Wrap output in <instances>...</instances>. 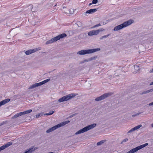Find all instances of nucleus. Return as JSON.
I'll use <instances>...</instances> for the list:
<instances>
[{
  "instance_id": "f257e3e1",
  "label": "nucleus",
  "mask_w": 153,
  "mask_h": 153,
  "mask_svg": "<svg viewBox=\"0 0 153 153\" xmlns=\"http://www.w3.org/2000/svg\"><path fill=\"white\" fill-rule=\"evenodd\" d=\"M134 21L131 19L124 22L123 23L115 27L113 30L114 31H118L123 28L133 23Z\"/></svg>"
},
{
  "instance_id": "f03ea898",
  "label": "nucleus",
  "mask_w": 153,
  "mask_h": 153,
  "mask_svg": "<svg viewBox=\"0 0 153 153\" xmlns=\"http://www.w3.org/2000/svg\"><path fill=\"white\" fill-rule=\"evenodd\" d=\"M100 48L84 50L78 52L77 54L80 55H84L86 54L92 53L100 51Z\"/></svg>"
},
{
  "instance_id": "7ed1b4c3",
  "label": "nucleus",
  "mask_w": 153,
  "mask_h": 153,
  "mask_svg": "<svg viewBox=\"0 0 153 153\" xmlns=\"http://www.w3.org/2000/svg\"><path fill=\"white\" fill-rule=\"evenodd\" d=\"M97 126V124L93 123L90 125H88L84 127V128L79 130L77 131L75 134L76 135L78 134L82 133L87 131L90 129H92L94 128Z\"/></svg>"
},
{
  "instance_id": "20e7f679",
  "label": "nucleus",
  "mask_w": 153,
  "mask_h": 153,
  "mask_svg": "<svg viewBox=\"0 0 153 153\" xmlns=\"http://www.w3.org/2000/svg\"><path fill=\"white\" fill-rule=\"evenodd\" d=\"M67 36V35L65 33H63L54 37L52 38L51 40L48 41L46 42V45L51 44L61 39H62Z\"/></svg>"
},
{
  "instance_id": "39448f33",
  "label": "nucleus",
  "mask_w": 153,
  "mask_h": 153,
  "mask_svg": "<svg viewBox=\"0 0 153 153\" xmlns=\"http://www.w3.org/2000/svg\"><path fill=\"white\" fill-rule=\"evenodd\" d=\"M77 95V94H71L68 95L64 96L62 98H59L58 101L59 102L67 101L69 100L72 98L74 97Z\"/></svg>"
},
{
  "instance_id": "423d86ee",
  "label": "nucleus",
  "mask_w": 153,
  "mask_h": 153,
  "mask_svg": "<svg viewBox=\"0 0 153 153\" xmlns=\"http://www.w3.org/2000/svg\"><path fill=\"white\" fill-rule=\"evenodd\" d=\"M148 144L147 143H145L143 144H142L140 146H138L135 148L132 149L129 151L127 153H134L137 152L138 150L143 148L146 146H148Z\"/></svg>"
},
{
  "instance_id": "0eeeda50",
  "label": "nucleus",
  "mask_w": 153,
  "mask_h": 153,
  "mask_svg": "<svg viewBox=\"0 0 153 153\" xmlns=\"http://www.w3.org/2000/svg\"><path fill=\"white\" fill-rule=\"evenodd\" d=\"M110 95V93H105L100 97H97L95 99L96 101H99L104 99H105Z\"/></svg>"
},
{
  "instance_id": "6e6552de",
  "label": "nucleus",
  "mask_w": 153,
  "mask_h": 153,
  "mask_svg": "<svg viewBox=\"0 0 153 153\" xmlns=\"http://www.w3.org/2000/svg\"><path fill=\"white\" fill-rule=\"evenodd\" d=\"M38 148V147H34L33 146H32L31 148L25 150L24 153H32L33 152H34Z\"/></svg>"
},
{
  "instance_id": "1a4fd4ad",
  "label": "nucleus",
  "mask_w": 153,
  "mask_h": 153,
  "mask_svg": "<svg viewBox=\"0 0 153 153\" xmlns=\"http://www.w3.org/2000/svg\"><path fill=\"white\" fill-rule=\"evenodd\" d=\"M12 144V143L10 142H9L7 143L6 144L2 146H1L0 147V152L2 151L5 149L6 148H7L11 146Z\"/></svg>"
},
{
  "instance_id": "9d476101",
  "label": "nucleus",
  "mask_w": 153,
  "mask_h": 153,
  "mask_svg": "<svg viewBox=\"0 0 153 153\" xmlns=\"http://www.w3.org/2000/svg\"><path fill=\"white\" fill-rule=\"evenodd\" d=\"M70 122L69 120H67L65 121H64L60 123H59L57 125H56L57 128L60 127H61L69 123Z\"/></svg>"
},
{
  "instance_id": "9b49d317",
  "label": "nucleus",
  "mask_w": 153,
  "mask_h": 153,
  "mask_svg": "<svg viewBox=\"0 0 153 153\" xmlns=\"http://www.w3.org/2000/svg\"><path fill=\"white\" fill-rule=\"evenodd\" d=\"M42 85H43V84L42 82H39L38 83H36L34 84H33L29 88V89H31L33 88H34L35 87H38L39 86H41Z\"/></svg>"
},
{
  "instance_id": "f8f14e48",
  "label": "nucleus",
  "mask_w": 153,
  "mask_h": 153,
  "mask_svg": "<svg viewBox=\"0 0 153 153\" xmlns=\"http://www.w3.org/2000/svg\"><path fill=\"white\" fill-rule=\"evenodd\" d=\"M99 8L90 9L86 11L85 13L92 14L96 12Z\"/></svg>"
},
{
  "instance_id": "ddd939ff",
  "label": "nucleus",
  "mask_w": 153,
  "mask_h": 153,
  "mask_svg": "<svg viewBox=\"0 0 153 153\" xmlns=\"http://www.w3.org/2000/svg\"><path fill=\"white\" fill-rule=\"evenodd\" d=\"M10 99H6L0 102V107L8 102L10 101Z\"/></svg>"
},
{
  "instance_id": "4468645a",
  "label": "nucleus",
  "mask_w": 153,
  "mask_h": 153,
  "mask_svg": "<svg viewBox=\"0 0 153 153\" xmlns=\"http://www.w3.org/2000/svg\"><path fill=\"white\" fill-rule=\"evenodd\" d=\"M57 128H58L55 125V126H53V127L51 128H50L49 129L47 130L46 131V132L47 133H50L51 132H52V131H53L54 130L57 129Z\"/></svg>"
},
{
  "instance_id": "2eb2a0df",
  "label": "nucleus",
  "mask_w": 153,
  "mask_h": 153,
  "mask_svg": "<svg viewBox=\"0 0 153 153\" xmlns=\"http://www.w3.org/2000/svg\"><path fill=\"white\" fill-rule=\"evenodd\" d=\"M104 30V29L103 28H101L96 30H93L94 35H97L100 32L103 31Z\"/></svg>"
},
{
  "instance_id": "dca6fc26",
  "label": "nucleus",
  "mask_w": 153,
  "mask_h": 153,
  "mask_svg": "<svg viewBox=\"0 0 153 153\" xmlns=\"http://www.w3.org/2000/svg\"><path fill=\"white\" fill-rule=\"evenodd\" d=\"M20 112L18 113L15 114L13 117H12V118L13 119L16 118L19 116H21V114H20Z\"/></svg>"
},
{
  "instance_id": "f3484780",
  "label": "nucleus",
  "mask_w": 153,
  "mask_h": 153,
  "mask_svg": "<svg viewBox=\"0 0 153 153\" xmlns=\"http://www.w3.org/2000/svg\"><path fill=\"white\" fill-rule=\"evenodd\" d=\"M111 34H108L107 35H104V36H102L100 38V40H102V39L103 38H106L108 37Z\"/></svg>"
},
{
  "instance_id": "a211bd4d",
  "label": "nucleus",
  "mask_w": 153,
  "mask_h": 153,
  "mask_svg": "<svg viewBox=\"0 0 153 153\" xmlns=\"http://www.w3.org/2000/svg\"><path fill=\"white\" fill-rule=\"evenodd\" d=\"M105 141V140H102L97 143V145L99 146L102 145V143H104Z\"/></svg>"
},
{
  "instance_id": "6ab92c4d",
  "label": "nucleus",
  "mask_w": 153,
  "mask_h": 153,
  "mask_svg": "<svg viewBox=\"0 0 153 153\" xmlns=\"http://www.w3.org/2000/svg\"><path fill=\"white\" fill-rule=\"evenodd\" d=\"M89 36H92L94 35L93 30L91 31L88 33Z\"/></svg>"
},
{
  "instance_id": "aec40b11",
  "label": "nucleus",
  "mask_w": 153,
  "mask_h": 153,
  "mask_svg": "<svg viewBox=\"0 0 153 153\" xmlns=\"http://www.w3.org/2000/svg\"><path fill=\"white\" fill-rule=\"evenodd\" d=\"M50 80V79H45V80H44L42 81V82L43 85L47 83V82H48Z\"/></svg>"
},
{
  "instance_id": "412c9836",
  "label": "nucleus",
  "mask_w": 153,
  "mask_h": 153,
  "mask_svg": "<svg viewBox=\"0 0 153 153\" xmlns=\"http://www.w3.org/2000/svg\"><path fill=\"white\" fill-rule=\"evenodd\" d=\"M25 53L27 55H28L31 54V52L30 49L26 51Z\"/></svg>"
},
{
  "instance_id": "4be33fe9",
  "label": "nucleus",
  "mask_w": 153,
  "mask_h": 153,
  "mask_svg": "<svg viewBox=\"0 0 153 153\" xmlns=\"http://www.w3.org/2000/svg\"><path fill=\"white\" fill-rule=\"evenodd\" d=\"M97 58V56H94V57H91L90 58H89L88 59V60L89 61H91V60H92L95 59Z\"/></svg>"
},
{
  "instance_id": "5701e85b",
  "label": "nucleus",
  "mask_w": 153,
  "mask_h": 153,
  "mask_svg": "<svg viewBox=\"0 0 153 153\" xmlns=\"http://www.w3.org/2000/svg\"><path fill=\"white\" fill-rule=\"evenodd\" d=\"M32 111L31 109H29V110L26 111H25V114H27L31 112Z\"/></svg>"
},
{
  "instance_id": "b1692460",
  "label": "nucleus",
  "mask_w": 153,
  "mask_h": 153,
  "mask_svg": "<svg viewBox=\"0 0 153 153\" xmlns=\"http://www.w3.org/2000/svg\"><path fill=\"white\" fill-rule=\"evenodd\" d=\"M42 115V114L41 113L39 114L36 115V118H39V117H41Z\"/></svg>"
},
{
  "instance_id": "393cba45",
  "label": "nucleus",
  "mask_w": 153,
  "mask_h": 153,
  "mask_svg": "<svg viewBox=\"0 0 153 153\" xmlns=\"http://www.w3.org/2000/svg\"><path fill=\"white\" fill-rule=\"evenodd\" d=\"M31 52V53L34 52H35L36 51H37L38 50L37 48L34 49H30Z\"/></svg>"
},
{
  "instance_id": "a878e982",
  "label": "nucleus",
  "mask_w": 153,
  "mask_h": 153,
  "mask_svg": "<svg viewBox=\"0 0 153 153\" xmlns=\"http://www.w3.org/2000/svg\"><path fill=\"white\" fill-rule=\"evenodd\" d=\"M142 126L141 125H139L137 126H135L134 127L136 129V130L140 128Z\"/></svg>"
},
{
  "instance_id": "bb28decb",
  "label": "nucleus",
  "mask_w": 153,
  "mask_h": 153,
  "mask_svg": "<svg viewBox=\"0 0 153 153\" xmlns=\"http://www.w3.org/2000/svg\"><path fill=\"white\" fill-rule=\"evenodd\" d=\"M100 26H101V25H100V23H99V24H97L96 25H94L93 27H91V28H95V27H96Z\"/></svg>"
},
{
  "instance_id": "cd10ccee",
  "label": "nucleus",
  "mask_w": 153,
  "mask_h": 153,
  "mask_svg": "<svg viewBox=\"0 0 153 153\" xmlns=\"http://www.w3.org/2000/svg\"><path fill=\"white\" fill-rule=\"evenodd\" d=\"M98 2V0H93L92 1V3L95 4Z\"/></svg>"
},
{
  "instance_id": "c85d7f7f",
  "label": "nucleus",
  "mask_w": 153,
  "mask_h": 153,
  "mask_svg": "<svg viewBox=\"0 0 153 153\" xmlns=\"http://www.w3.org/2000/svg\"><path fill=\"white\" fill-rule=\"evenodd\" d=\"M148 93H149V90H147V91H143L142 93V94H147Z\"/></svg>"
},
{
  "instance_id": "c756f323",
  "label": "nucleus",
  "mask_w": 153,
  "mask_h": 153,
  "mask_svg": "<svg viewBox=\"0 0 153 153\" xmlns=\"http://www.w3.org/2000/svg\"><path fill=\"white\" fill-rule=\"evenodd\" d=\"M7 122V121H3L2 123H0V126H1L5 123Z\"/></svg>"
},
{
  "instance_id": "7c9ffc66",
  "label": "nucleus",
  "mask_w": 153,
  "mask_h": 153,
  "mask_svg": "<svg viewBox=\"0 0 153 153\" xmlns=\"http://www.w3.org/2000/svg\"><path fill=\"white\" fill-rule=\"evenodd\" d=\"M128 138H125V139H124L123 140V141L121 143H122L123 142H126V141H128Z\"/></svg>"
},
{
  "instance_id": "2f4dec72",
  "label": "nucleus",
  "mask_w": 153,
  "mask_h": 153,
  "mask_svg": "<svg viewBox=\"0 0 153 153\" xmlns=\"http://www.w3.org/2000/svg\"><path fill=\"white\" fill-rule=\"evenodd\" d=\"M140 113H137V114H135L133 115H132V116L133 117H135L136 116L140 114Z\"/></svg>"
},
{
  "instance_id": "473e14b6",
  "label": "nucleus",
  "mask_w": 153,
  "mask_h": 153,
  "mask_svg": "<svg viewBox=\"0 0 153 153\" xmlns=\"http://www.w3.org/2000/svg\"><path fill=\"white\" fill-rule=\"evenodd\" d=\"M54 113V111H51L49 112L50 115Z\"/></svg>"
},
{
  "instance_id": "72a5a7b5",
  "label": "nucleus",
  "mask_w": 153,
  "mask_h": 153,
  "mask_svg": "<svg viewBox=\"0 0 153 153\" xmlns=\"http://www.w3.org/2000/svg\"><path fill=\"white\" fill-rule=\"evenodd\" d=\"M20 114H21V115L25 114V111L23 112H20Z\"/></svg>"
},
{
  "instance_id": "f704fd0d",
  "label": "nucleus",
  "mask_w": 153,
  "mask_h": 153,
  "mask_svg": "<svg viewBox=\"0 0 153 153\" xmlns=\"http://www.w3.org/2000/svg\"><path fill=\"white\" fill-rule=\"evenodd\" d=\"M131 131H132V132H133V131H134L135 130H136V129L135 128V127H134V128H131Z\"/></svg>"
},
{
  "instance_id": "c9c22d12",
  "label": "nucleus",
  "mask_w": 153,
  "mask_h": 153,
  "mask_svg": "<svg viewBox=\"0 0 153 153\" xmlns=\"http://www.w3.org/2000/svg\"><path fill=\"white\" fill-rule=\"evenodd\" d=\"M29 7H30V8L32 10L33 8V5L32 4H30L29 6Z\"/></svg>"
},
{
  "instance_id": "e433bc0d",
  "label": "nucleus",
  "mask_w": 153,
  "mask_h": 153,
  "mask_svg": "<svg viewBox=\"0 0 153 153\" xmlns=\"http://www.w3.org/2000/svg\"><path fill=\"white\" fill-rule=\"evenodd\" d=\"M148 90L149 93L152 92L153 91V88Z\"/></svg>"
},
{
  "instance_id": "4c0bfd02",
  "label": "nucleus",
  "mask_w": 153,
  "mask_h": 153,
  "mask_svg": "<svg viewBox=\"0 0 153 153\" xmlns=\"http://www.w3.org/2000/svg\"><path fill=\"white\" fill-rule=\"evenodd\" d=\"M149 106L153 105V102H151L148 104Z\"/></svg>"
},
{
  "instance_id": "58836bf2",
  "label": "nucleus",
  "mask_w": 153,
  "mask_h": 153,
  "mask_svg": "<svg viewBox=\"0 0 153 153\" xmlns=\"http://www.w3.org/2000/svg\"><path fill=\"white\" fill-rule=\"evenodd\" d=\"M149 72L150 73H153V68L150 69V70L149 71Z\"/></svg>"
},
{
  "instance_id": "ea45409f",
  "label": "nucleus",
  "mask_w": 153,
  "mask_h": 153,
  "mask_svg": "<svg viewBox=\"0 0 153 153\" xmlns=\"http://www.w3.org/2000/svg\"><path fill=\"white\" fill-rule=\"evenodd\" d=\"M50 114L49 113H46V114H44V115H47V116H48V115H50V114Z\"/></svg>"
},
{
  "instance_id": "a19ab883",
  "label": "nucleus",
  "mask_w": 153,
  "mask_h": 153,
  "mask_svg": "<svg viewBox=\"0 0 153 153\" xmlns=\"http://www.w3.org/2000/svg\"><path fill=\"white\" fill-rule=\"evenodd\" d=\"M131 132H132L131 130H130L127 133H131Z\"/></svg>"
},
{
  "instance_id": "79ce46f5",
  "label": "nucleus",
  "mask_w": 153,
  "mask_h": 153,
  "mask_svg": "<svg viewBox=\"0 0 153 153\" xmlns=\"http://www.w3.org/2000/svg\"><path fill=\"white\" fill-rule=\"evenodd\" d=\"M150 85H153V81L152 82H151L150 83Z\"/></svg>"
},
{
  "instance_id": "37998d69",
  "label": "nucleus",
  "mask_w": 153,
  "mask_h": 153,
  "mask_svg": "<svg viewBox=\"0 0 153 153\" xmlns=\"http://www.w3.org/2000/svg\"><path fill=\"white\" fill-rule=\"evenodd\" d=\"M93 4V3H92V2L91 3H90L89 4V6H90L91 5V4Z\"/></svg>"
},
{
  "instance_id": "c03bdc74",
  "label": "nucleus",
  "mask_w": 153,
  "mask_h": 153,
  "mask_svg": "<svg viewBox=\"0 0 153 153\" xmlns=\"http://www.w3.org/2000/svg\"><path fill=\"white\" fill-rule=\"evenodd\" d=\"M151 126L152 127H153V123H152V124H151Z\"/></svg>"
},
{
  "instance_id": "a18cd8bd",
  "label": "nucleus",
  "mask_w": 153,
  "mask_h": 153,
  "mask_svg": "<svg viewBox=\"0 0 153 153\" xmlns=\"http://www.w3.org/2000/svg\"><path fill=\"white\" fill-rule=\"evenodd\" d=\"M65 7H63V8H64Z\"/></svg>"
}]
</instances>
